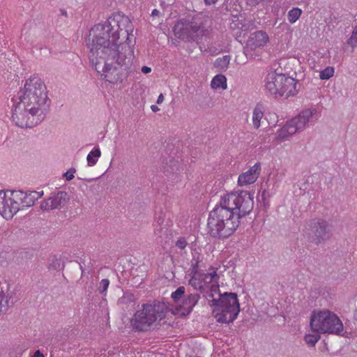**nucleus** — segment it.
Returning a JSON list of instances; mask_svg holds the SVG:
<instances>
[{"label":"nucleus","mask_w":357,"mask_h":357,"mask_svg":"<svg viewBox=\"0 0 357 357\" xmlns=\"http://www.w3.org/2000/svg\"><path fill=\"white\" fill-rule=\"evenodd\" d=\"M133 31L131 20L121 12L112 13L91 29L86 40L89 61L105 83L114 86L123 82L133 56Z\"/></svg>","instance_id":"1"},{"label":"nucleus","mask_w":357,"mask_h":357,"mask_svg":"<svg viewBox=\"0 0 357 357\" xmlns=\"http://www.w3.org/2000/svg\"><path fill=\"white\" fill-rule=\"evenodd\" d=\"M252 195L246 190H236L221 195L220 205L209 214L208 227L211 236L225 238L238 227L240 219L253 209Z\"/></svg>","instance_id":"2"},{"label":"nucleus","mask_w":357,"mask_h":357,"mask_svg":"<svg viewBox=\"0 0 357 357\" xmlns=\"http://www.w3.org/2000/svg\"><path fill=\"white\" fill-rule=\"evenodd\" d=\"M19 101L13 108L12 121L19 128H31L45 117L48 96L42 79L36 75L25 78L17 93Z\"/></svg>","instance_id":"3"},{"label":"nucleus","mask_w":357,"mask_h":357,"mask_svg":"<svg viewBox=\"0 0 357 357\" xmlns=\"http://www.w3.org/2000/svg\"><path fill=\"white\" fill-rule=\"evenodd\" d=\"M43 195V191L0 190V215L10 220L20 210L33 206Z\"/></svg>","instance_id":"4"},{"label":"nucleus","mask_w":357,"mask_h":357,"mask_svg":"<svg viewBox=\"0 0 357 357\" xmlns=\"http://www.w3.org/2000/svg\"><path fill=\"white\" fill-rule=\"evenodd\" d=\"M213 317L219 323L230 324L238 317L241 307L238 295L233 292L220 294L208 298Z\"/></svg>","instance_id":"5"},{"label":"nucleus","mask_w":357,"mask_h":357,"mask_svg":"<svg viewBox=\"0 0 357 357\" xmlns=\"http://www.w3.org/2000/svg\"><path fill=\"white\" fill-rule=\"evenodd\" d=\"M310 327L312 332L342 335L344 332V325L333 311L327 308L314 310L310 317Z\"/></svg>","instance_id":"6"},{"label":"nucleus","mask_w":357,"mask_h":357,"mask_svg":"<svg viewBox=\"0 0 357 357\" xmlns=\"http://www.w3.org/2000/svg\"><path fill=\"white\" fill-rule=\"evenodd\" d=\"M167 312V307L163 303L143 305L132 319L133 327L139 331L149 330L152 326H156L162 320Z\"/></svg>","instance_id":"7"},{"label":"nucleus","mask_w":357,"mask_h":357,"mask_svg":"<svg viewBox=\"0 0 357 357\" xmlns=\"http://www.w3.org/2000/svg\"><path fill=\"white\" fill-rule=\"evenodd\" d=\"M264 86L272 95L289 97L297 93V81L291 77L274 71L267 74Z\"/></svg>","instance_id":"8"},{"label":"nucleus","mask_w":357,"mask_h":357,"mask_svg":"<svg viewBox=\"0 0 357 357\" xmlns=\"http://www.w3.org/2000/svg\"><path fill=\"white\" fill-rule=\"evenodd\" d=\"M317 111L314 108L302 110L298 115L287 121L285 124L275 132V138L279 142L288 140L296 132L301 131L309 125Z\"/></svg>","instance_id":"9"},{"label":"nucleus","mask_w":357,"mask_h":357,"mask_svg":"<svg viewBox=\"0 0 357 357\" xmlns=\"http://www.w3.org/2000/svg\"><path fill=\"white\" fill-rule=\"evenodd\" d=\"M189 284L195 289L205 294L207 300L215 296L219 291V277L215 270L208 273L194 271Z\"/></svg>","instance_id":"10"},{"label":"nucleus","mask_w":357,"mask_h":357,"mask_svg":"<svg viewBox=\"0 0 357 357\" xmlns=\"http://www.w3.org/2000/svg\"><path fill=\"white\" fill-rule=\"evenodd\" d=\"M174 36L181 40H195L203 34V29L197 23L179 20L174 26Z\"/></svg>","instance_id":"11"},{"label":"nucleus","mask_w":357,"mask_h":357,"mask_svg":"<svg viewBox=\"0 0 357 357\" xmlns=\"http://www.w3.org/2000/svg\"><path fill=\"white\" fill-rule=\"evenodd\" d=\"M260 172L261 165L259 162H257L238 176V185L243 187L253 184L257 180Z\"/></svg>","instance_id":"12"},{"label":"nucleus","mask_w":357,"mask_h":357,"mask_svg":"<svg viewBox=\"0 0 357 357\" xmlns=\"http://www.w3.org/2000/svg\"><path fill=\"white\" fill-rule=\"evenodd\" d=\"M333 227L324 220H319L314 223L313 231L318 242L326 241L332 236Z\"/></svg>","instance_id":"13"},{"label":"nucleus","mask_w":357,"mask_h":357,"mask_svg":"<svg viewBox=\"0 0 357 357\" xmlns=\"http://www.w3.org/2000/svg\"><path fill=\"white\" fill-rule=\"evenodd\" d=\"M270 42L268 34L262 30L257 31L250 34L248 45L252 50L262 49Z\"/></svg>","instance_id":"14"},{"label":"nucleus","mask_w":357,"mask_h":357,"mask_svg":"<svg viewBox=\"0 0 357 357\" xmlns=\"http://www.w3.org/2000/svg\"><path fill=\"white\" fill-rule=\"evenodd\" d=\"M67 193L66 192H58L49 199L43 201L40 207L45 210H52L63 206L67 201Z\"/></svg>","instance_id":"15"},{"label":"nucleus","mask_w":357,"mask_h":357,"mask_svg":"<svg viewBox=\"0 0 357 357\" xmlns=\"http://www.w3.org/2000/svg\"><path fill=\"white\" fill-rule=\"evenodd\" d=\"M199 299V296L197 294H190L185 298L181 304H178L179 308L176 309V314L181 316H185L188 314L193 309Z\"/></svg>","instance_id":"16"},{"label":"nucleus","mask_w":357,"mask_h":357,"mask_svg":"<svg viewBox=\"0 0 357 357\" xmlns=\"http://www.w3.org/2000/svg\"><path fill=\"white\" fill-rule=\"evenodd\" d=\"M230 27L234 31V35L236 36H241L243 31H245L248 29L245 19L243 17H234Z\"/></svg>","instance_id":"17"},{"label":"nucleus","mask_w":357,"mask_h":357,"mask_svg":"<svg viewBox=\"0 0 357 357\" xmlns=\"http://www.w3.org/2000/svg\"><path fill=\"white\" fill-rule=\"evenodd\" d=\"M211 87L215 91L225 90L227 88V78L222 74L216 75L211 82Z\"/></svg>","instance_id":"18"},{"label":"nucleus","mask_w":357,"mask_h":357,"mask_svg":"<svg viewBox=\"0 0 357 357\" xmlns=\"http://www.w3.org/2000/svg\"><path fill=\"white\" fill-rule=\"evenodd\" d=\"M264 109L262 105H257L252 112V124L255 128H259L261 126V121L263 119Z\"/></svg>","instance_id":"19"},{"label":"nucleus","mask_w":357,"mask_h":357,"mask_svg":"<svg viewBox=\"0 0 357 357\" xmlns=\"http://www.w3.org/2000/svg\"><path fill=\"white\" fill-rule=\"evenodd\" d=\"M101 156V151L98 147L93 148L87 155L86 161L89 167L94 166L100 157Z\"/></svg>","instance_id":"20"},{"label":"nucleus","mask_w":357,"mask_h":357,"mask_svg":"<svg viewBox=\"0 0 357 357\" xmlns=\"http://www.w3.org/2000/svg\"><path fill=\"white\" fill-rule=\"evenodd\" d=\"M321 333H307L304 336V340L306 344L308 347H314L317 342L321 338Z\"/></svg>","instance_id":"21"},{"label":"nucleus","mask_w":357,"mask_h":357,"mask_svg":"<svg viewBox=\"0 0 357 357\" xmlns=\"http://www.w3.org/2000/svg\"><path fill=\"white\" fill-rule=\"evenodd\" d=\"M302 10L299 8H293L287 13L288 21L291 24L295 23L301 17Z\"/></svg>","instance_id":"22"},{"label":"nucleus","mask_w":357,"mask_h":357,"mask_svg":"<svg viewBox=\"0 0 357 357\" xmlns=\"http://www.w3.org/2000/svg\"><path fill=\"white\" fill-rule=\"evenodd\" d=\"M347 45L352 50L357 47V23L354 26L351 34L347 40Z\"/></svg>","instance_id":"23"},{"label":"nucleus","mask_w":357,"mask_h":357,"mask_svg":"<svg viewBox=\"0 0 357 357\" xmlns=\"http://www.w3.org/2000/svg\"><path fill=\"white\" fill-rule=\"evenodd\" d=\"M335 74V68L332 66H327L319 72V78L321 80H328Z\"/></svg>","instance_id":"24"},{"label":"nucleus","mask_w":357,"mask_h":357,"mask_svg":"<svg viewBox=\"0 0 357 357\" xmlns=\"http://www.w3.org/2000/svg\"><path fill=\"white\" fill-rule=\"evenodd\" d=\"M230 62V57L229 56H224L222 58L216 59L215 65L220 70H226Z\"/></svg>","instance_id":"25"},{"label":"nucleus","mask_w":357,"mask_h":357,"mask_svg":"<svg viewBox=\"0 0 357 357\" xmlns=\"http://www.w3.org/2000/svg\"><path fill=\"white\" fill-rule=\"evenodd\" d=\"M185 293V287H179L175 291L172 292V299L178 303Z\"/></svg>","instance_id":"26"},{"label":"nucleus","mask_w":357,"mask_h":357,"mask_svg":"<svg viewBox=\"0 0 357 357\" xmlns=\"http://www.w3.org/2000/svg\"><path fill=\"white\" fill-rule=\"evenodd\" d=\"M109 282L107 279H103L100 281L99 291L101 294H104L107 290Z\"/></svg>","instance_id":"27"},{"label":"nucleus","mask_w":357,"mask_h":357,"mask_svg":"<svg viewBox=\"0 0 357 357\" xmlns=\"http://www.w3.org/2000/svg\"><path fill=\"white\" fill-rule=\"evenodd\" d=\"M75 169L73 168L70 169L66 172L63 173V176L67 181H71L75 177Z\"/></svg>","instance_id":"28"},{"label":"nucleus","mask_w":357,"mask_h":357,"mask_svg":"<svg viewBox=\"0 0 357 357\" xmlns=\"http://www.w3.org/2000/svg\"><path fill=\"white\" fill-rule=\"evenodd\" d=\"M6 296L1 287H0V312H2L3 307L6 306Z\"/></svg>","instance_id":"29"},{"label":"nucleus","mask_w":357,"mask_h":357,"mask_svg":"<svg viewBox=\"0 0 357 357\" xmlns=\"http://www.w3.org/2000/svg\"><path fill=\"white\" fill-rule=\"evenodd\" d=\"M187 242L184 238H181L176 242V245L181 249H184L186 247Z\"/></svg>","instance_id":"30"},{"label":"nucleus","mask_w":357,"mask_h":357,"mask_svg":"<svg viewBox=\"0 0 357 357\" xmlns=\"http://www.w3.org/2000/svg\"><path fill=\"white\" fill-rule=\"evenodd\" d=\"M142 72L144 74H149L151 72V68L146 66H142Z\"/></svg>","instance_id":"31"},{"label":"nucleus","mask_w":357,"mask_h":357,"mask_svg":"<svg viewBox=\"0 0 357 357\" xmlns=\"http://www.w3.org/2000/svg\"><path fill=\"white\" fill-rule=\"evenodd\" d=\"M163 101H164V96H163V94L161 93L158 97L157 103L160 105V104L162 103Z\"/></svg>","instance_id":"32"},{"label":"nucleus","mask_w":357,"mask_h":357,"mask_svg":"<svg viewBox=\"0 0 357 357\" xmlns=\"http://www.w3.org/2000/svg\"><path fill=\"white\" fill-rule=\"evenodd\" d=\"M160 15V11L157 9H153L152 10V13H151V15L155 17V16H158Z\"/></svg>","instance_id":"33"},{"label":"nucleus","mask_w":357,"mask_h":357,"mask_svg":"<svg viewBox=\"0 0 357 357\" xmlns=\"http://www.w3.org/2000/svg\"><path fill=\"white\" fill-rule=\"evenodd\" d=\"M218 0H204L206 4L211 5L214 4Z\"/></svg>","instance_id":"34"},{"label":"nucleus","mask_w":357,"mask_h":357,"mask_svg":"<svg viewBox=\"0 0 357 357\" xmlns=\"http://www.w3.org/2000/svg\"><path fill=\"white\" fill-rule=\"evenodd\" d=\"M151 109L153 112H157L160 110L158 107H157L156 105H151Z\"/></svg>","instance_id":"35"},{"label":"nucleus","mask_w":357,"mask_h":357,"mask_svg":"<svg viewBox=\"0 0 357 357\" xmlns=\"http://www.w3.org/2000/svg\"><path fill=\"white\" fill-rule=\"evenodd\" d=\"M354 319L356 321H357V311L354 314Z\"/></svg>","instance_id":"36"}]
</instances>
